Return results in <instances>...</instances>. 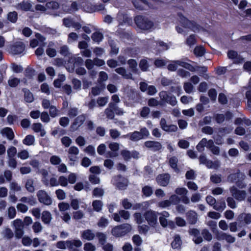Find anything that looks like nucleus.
Segmentation results:
<instances>
[{"label": "nucleus", "mask_w": 251, "mask_h": 251, "mask_svg": "<svg viewBox=\"0 0 251 251\" xmlns=\"http://www.w3.org/2000/svg\"><path fill=\"white\" fill-rule=\"evenodd\" d=\"M132 229L131 226L128 224H124L114 227L112 230V234L115 236H122L130 232Z\"/></svg>", "instance_id": "1"}, {"label": "nucleus", "mask_w": 251, "mask_h": 251, "mask_svg": "<svg viewBox=\"0 0 251 251\" xmlns=\"http://www.w3.org/2000/svg\"><path fill=\"white\" fill-rule=\"evenodd\" d=\"M135 22L138 27L143 30L150 29L153 26L151 21L141 16L136 17Z\"/></svg>", "instance_id": "2"}, {"label": "nucleus", "mask_w": 251, "mask_h": 251, "mask_svg": "<svg viewBox=\"0 0 251 251\" xmlns=\"http://www.w3.org/2000/svg\"><path fill=\"white\" fill-rule=\"evenodd\" d=\"M178 66H181L183 68L189 70L192 72H194L195 70L194 67L192 65L181 60L172 61L170 64L168 65V69L171 71H175L177 69Z\"/></svg>", "instance_id": "3"}, {"label": "nucleus", "mask_w": 251, "mask_h": 251, "mask_svg": "<svg viewBox=\"0 0 251 251\" xmlns=\"http://www.w3.org/2000/svg\"><path fill=\"white\" fill-rule=\"evenodd\" d=\"M179 21L184 27L189 28L194 32L199 30L200 26L195 22L188 20L182 15H179Z\"/></svg>", "instance_id": "4"}, {"label": "nucleus", "mask_w": 251, "mask_h": 251, "mask_svg": "<svg viewBox=\"0 0 251 251\" xmlns=\"http://www.w3.org/2000/svg\"><path fill=\"white\" fill-rule=\"evenodd\" d=\"M144 216L148 224L151 226L154 227L158 224V213L150 210L146 212Z\"/></svg>", "instance_id": "5"}, {"label": "nucleus", "mask_w": 251, "mask_h": 251, "mask_svg": "<svg viewBox=\"0 0 251 251\" xmlns=\"http://www.w3.org/2000/svg\"><path fill=\"white\" fill-rule=\"evenodd\" d=\"M232 196L238 201H245L247 196V192L245 190H238L235 186L229 188Z\"/></svg>", "instance_id": "6"}, {"label": "nucleus", "mask_w": 251, "mask_h": 251, "mask_svg": "<svg viewBox=\"0 0 251 251\" xmlns=\"http://www.w3.org/2000/svg\"><path fill=\"white\" fill-rule=\"evenodd\" d=\"M159 222L160 225L163 227L169 226L171 228L175 227L174 223L168 220L167 218L170 216V214L167 211H163L160 214Z\"/></svg>", "instance_id": "7"}, {"label": "nucleus", "mask_w": 251, "mask_h": 251, "mask_svg": "<svg viewBox=\"0 0 251 251\" xmlns=\"http://www.w3.org/2000/svg\"><path fill=\"white\" fill-rule=\"evenodd\" d=\"M159 97L162 101L167 102L172 105H175L176 103V97L170 93L162 91L159 93Z\"/></svg>", "instance_id": "8"}, {"label": "nucleus", "mask_w": 251, "mask_h": 251, "mask_svg": "<svg viewBox=\"0 0 251 251\" xmlns=\"http://www.w3.org/2000/svg\"><path fill=\"white\" fill-rule=\"evenodd\" d=\"M39 201L46 204L50 205L52 203L51 198L48 195L47 193L44 190H40L37 193Z\"/></svg>", "instance_id": "9"}, {"label": "nucleus", "mask_w": 251, "mask_h": 251, "mask_svg": "<svg viewBox=\"0 0 251 251\" xmlns=\"http://www.w3.org/2000/svg\"><path fill=\"white\" fill-rule=\"evenodd\" d=\"M79 149L75 146H72L68 150V158L71 162V165H74L77 160V155L79 154Z\"/></svg>", "instance_id": "10"}, {"label": "nucleus", "mask_w": 251, "mask_h": 251, "mask_svg": "<svg viewBox=\"0 0 251 251\" xmlns=\"http://www.w3.org/2000/svg\"><path fill=\"white\" fill-rule=\"evenodd\" d=\"M25 49V46L21 42H17L11 46L9 51L14 54H19L23 52Z\"/></svg>", "instance_id": "11"}, {"label": "nucleus", "mask_w": 251, "mask_h": 251, "mask_svg": "<svg viewBox=\"0 0 251 251\" xmlns=\"http://www.w3.org/2000/svg\"><path fill=\"white\" fill-rule=\"evenodd\" d=\"M114 183L120 189H124L128 184V180L121 176H118L114 178Z\"/></svg>", "instance_id": "12"}, {"label": "nucleus", "mask_w": 251, "mask_h": 251, "mask_svg": "<svg viewBox=\"0 0 251 251\" xmlns=\"http://www.w3.org/2000/svg\"><path fill=\"white\" fill-rule=\"evenodd\" d=\"M88 3V0H79L78 1L74 2L72 3V8L74 11H76L78 9V6L83 8L85 11L91 12L92 11L89 10L86 7V4Z\"/></svg>", "instance_id": "13"}, {"label": "nucleus", "mask_w": 251, "mask_h": 251, "mask_svg": "<svg viewBox=\"0 0 251 251\" xmlns=\"http://www.w3.org/2000/svg\"><path fill=\"white\" fill-rule=\"evenodd\" d=\"M170 176L168 174L159 175L156 178V181L159 185L162 186H166L170 181Z\"/></svg>", "instance_id": "14"}, {"label": "nucleus", "mask_w": 251, "mask_h": 251, "mask_svg": "<svg viewBox=\"0 0 251 251\" xmlns=\"http://www.w3.org/2000/svg\"><path fill=\"white\" fill-rule=\"evenodd\" d=\"M243 220L244 223L246 225H249L251 223V214L250 213H242L240 214L237 218L239 225L242 226V221Z\"/></svg>", "instance_id": "15"}, {"label": "nucleus", "mask_w": 251, "mask_h": 251, "mask_svg": "<svg viewBox=\"0 0 251 251\" xmlns=\"http://www.w3.org/2000/svg\"><path fill=\"white\" fill-rule=\"evenodd\" d=\"M145 146L147 148L151 149L154 151H158L162 148V145L159 142L153 141L145 142Z\"/></svg>", "instance_id": "16"}, {"label": "nucleus", "mask_w": 251, "mask_h": 251, "mask_svg": "<svg viewBox=\"0 0 251 251\" xmlns=\"http://www.w3.org/2000/svg\"><path fill=\"white\" fill-rule=\"evenodd\" d=\"M85 120L84 115H81L78 116L75 120L74 123L71 126V128L73 131L76 130L80 126Z\"/></svg>", "instance_id": "17"}, {"label": "nucleus", "mask_w": 251, "mask_h": 251, "mask_svg": "<svg viewBox=\"0 0 251 251\" xmlns=\"http://www.w3.org/2000/svg\"><path fill=\"white\" fill-rule=\"evenodd\" d=\"M124 138H129L131 141H137L142 139V136L139 131H134L132 133H129L126 135L122 136Z\"/></svg>", "instance_id": "18"}, {"label": "nucleus", "mask_w": 251, "mask_h": 251, "mask_svg": "<svg viewBox=\"0 0 251 251\" xmlns=\"http://www.w3.org/2000/svg\"><path fill=\"white\" fill-rule=\"evenodd\" d=\"M115 72L126 79H132V75L126 71L125 68L120 67L115 69Z\"/></svg>", "instance_id": "19"}, {"label": "nucleus", "mask_w": 251, "mask_h": 251, "mask_svg": "<svg viewBox=\"0 0 251 251\" xmlns=\"http://www.w3.org/2000/svg\"><path fill=\"white\" fill-rule=\"evenodd\" d=\"M95 235L94 233L90 229H87L83 231L81 234V237L82 239L91 241L94 239Z\"/></svg>", "instance_id": "20"}, {"label": "nucleus", "mask_w": 251, "mask_h": 251, "mask_svg": "<svg viewBox=\"0 0 251 251\" xmlns=\"http://www.w3.org/2000/svg\"><path fill=\"white\" fill-rule=\"evenodd\" d=\"M32 129L35 132H39L40 136L43 137L45 135L46 132L43 127V126L41 123H36L32 125Z\"/></svg>", "instance_id": "21"}, {"label": "nucleus", "mask_w": 251, "mask_h": 251, "mask_svg": "<svg viewBox=\"0 0 251 251\" xmlns=\"http://www.w3.org/2000/svg\"><path fill=\"white\" fill-rule=\"evenodd\" d=\"M115 107V104L112 102H110L108 104V107L105 109V113L106 117L108 119H112L114 117V113L113 110Z\"/></svg>", "instance_id": "22"}, {"label": "nucleus", "mask_w": 251, "mask_h": 251, "mask_svg": "<svg viewBox=\"0 0 251 251\" xmlns=\"http://www.w3.org/2000/svg\"><path fill=\"white\" fill-rule=\"evenodd\" d=\"M67 244L68 245V249H73L75 247L79 248L82 245V243L80 240L67 241Z\"/></svg>", "instance_id": "23"}, {"label": "nucleus", "mask_w": 251, "mask_h": 251, "mask_svg": "<svg viewBox=\"0 0 251 251\" xmlns=\"http://www.w3.org/2000/svg\"><path fill=\"white\" fill-rule=\"evenodd\" d=\"M227 55L229 58L234 59V62L236 63H240L243 60V59L238 56L237 52L234 50L228 51Z\"/></svg>", "instance_id": "24"}, {"label": "nucleus", "mask_w": 251, "mask_h": 251, "mask_svg": "<svg viewBox=\"0 0 251 251\" xmlns=\"http://www.w3.org/2000/svg\"><path fill=\"white\" fill-rule=\"evenodd\" d=\"M219 240H226L228 243H232L235 242V239L234 237L226 233H221L217 236Z\"/></svg>", "instance_id": "25"}, {"label": "nucleus", "mask_w": 251, "mask_h": 251, "mask_svg": "<svg viewBox=\"0 0 251 251\" xmlns=\"http://www.w3.org/2000/svg\"><path fill=\"white\" fill-rule=\"evenodd\" d=\"M31 7L32 4L30 2L28 1H23L17 5V8L24 11H28L31 9Z\"/></svg>", "instance_id": "26"}, {"label": "nucleus", "mask_w": 251, "mask_h": 251, "mask_svg": "<svg viewBox=\"0 0 251 251\" xmlns=\"http://www.w3.org/2000/svg\"><path fill=\"white\" fill-rule=\"evenodd\" d=\"M187 216L189 222L191 224H194L196 223L198 219L197 214L194 211H190L187 214Z\"/></svg>", "instance_id": "27"}, {"label": "nucleus", "mask_w": 251, "mask_h": 251, "mask_svg": "<svg viewBox=\"0 0 251 251\" xmlns=\"http://www.w3.org/2000/svg\"><path fill=\"white\" fill-rule=\"evenodd\" d=\"M209 140L207 141L205 138L201 139L198 145L197 146V149L198 151L201 152L204 150V147L208 148Z\"/></svg>", "instance_id": "28"}, {"label": "nucleus", "mask_w": 251, "mask_h": 251, "mask_svg": "<svg viewBox=\"0 0 251 251\" xmlns=\"http://www.w3.org/2000/svg\"><path fill=\"white\" fill-rule=\"evenodd\" d=\"M41 218L44 224H48L50 222L52 219V217L50 212L44 211L42 212Z\"/></svg>", "instance_id": "29"}, {"label": "nucleus", "mask_w": 251, "mask_h": 251, "mask_svg": "<svg viewBox=\"0 0 251 251\" xmlns=\"http://www.w3.org/2000/svg\"><path fill=\"white\" fill-rule=\"evenodd\" d=\"M1 133L2 135H5L9 140H12L14 137V133L12 130L9 127H5L3 128L1 130Z\"/></svg>", "instance_id": "30"}, {"label": "nucleus", "mask_w": 251, "mask_h": 251, "mask_svg": "<svg viewBox=\"0 0 251 251\" xmlns=\"http://www.w3.org/2000/svg\"><path fill=\"white\" fill-rule=\"evenodd\" d=\"M24 144L27 146H32L34 145L35 137L33 135H28L25 136L23 141Z\"/></svg>", "instance_id": "31"}, {"label": "nucleus", "mask_w": 251, "mask_h": 251, "mask_svg": "<svg viewBox=\"0 0 251 251\" xmlns=\"http://www.w3.org/2000/svg\"><path fill=\"white\" fill-rule=\"evenodd\" d=\"M20 201L27 203L31 205H34L37 203L35 198L32 196L29 197H23L20 200Z\"/></svg>", "instance_id": "32"}, {"label": "nucleus", "mask_w": 251, "mask_h": 251, "mask_svg": "<svg viewBox=\"0 0 251 251\" xmlns=\"http://www.w3.org/2000/svg\"><path fill=\"white\" fill-rule=\"evenodd\" d=\"M208 149L211 151L215 155H218L220 152V149L218 147L215 146L214 145V142L212 140H209Z\"/></svg>", "instance_id": "33"}, {"label": "nucleus", "mask_w": 251, "mask_h": 251, "mask_svg": "<svg viewBox=\"0 0 251 251\" xmlns=\"http://www.w3.org/2000/svg\"><path fill=\"white\" fill-rule=\"evenodd\" d=\"M127 63L129 65V67L130 70L133 73H137L138 71L137 68V61L133 59H129Z\"/></svg>", "instance_id": "34"}, {"label": "nucleus", "mask_w": 251, "mask_h": 251, "mask_svg": "<svg viewBox=\"0 0 251 251\" xmlns=\"http://www.w3.org/2000/svg\"><path fill=\"white\" fill-rule=\"evenodd\" d=\"M23 91L25 94V100L27 102H32L34 100V97L32 94L26 89H24Z\"/></svg>", "instance_id": "35"}, {"label": "nucleus", "mask_w": 251, "mask_h": 251, "mask_svg": "<svg viewBox=\"0 0 251 251\" xmlns=\"http://www.w3.org/2000/svg\"><path fill=\"white\" fill-rule=\"evenodd\" d=\"M181 244V240L180 237L178 235H176L172 243V246L174 249H178Z\"/></svg>", "instance_id": "36"}, {"label": "nucleus", "mask_w": 251, "mask_h": 251, "mask_svg": "<svg viewBox=\"0 0 251 251\" xmlns=\"http://www.w3.org/2000/svg\"><path fill=\"white\" fill-rule=\"evenodd\" d=\"M32 229L34 233H38L43 230V226L39 222H36L32 225Z\"/></svg>", "instance_id": "37"}, {"label": "nucleus", "mask_w": 251, "mask_h": 251, "mask_svg": "<svg viewBox=\"0 0 251 251\" xmlns=\"http://www.w3.org/2000/svg\"><path fill=\"white\" fill-rule=\"evenodd\" d=\"M92 206L94 210L99 212L101 210L103 204L100 201L95 200L93 201Z\"/></svg>", "instance_id": "38"}, {"label": "nucleus", "mask_w": 251, "mask_h": 251, "mask_svg": "<svg viewBox=\"0 0 251 251\" xmlns=\"http://www.w3.org/2000/svg\"><path fill=\"white\" fill-rule=\"evenodd\" d=\"M33 184L34 181L32 179H28L25 183V188L29 192H33L35 191Z\"/></svg>", "instance_id": "39"}, {"label": "nucleus", "mask_w": 251, "mask_h": 251, "mask_svg": "<svg viewBox=\"0 0 251 251\" xmlns=\"http://www.w3.org/2000/svg\"><path fill=\"white\" fill-rule=\"evenodd\" d=\"M161 128L167 132H175L177 130V127L176 126L174 125H168L166 124L165 126H163Z\"/></svg>", "instance_id": "40"}, {"label": "nucleus", "mask_w": 251, "mask_h": 251, "mask_svg": "<svg viewBox=\"0 0 251 251\" xmlns=\"http://www.w3.org/2000/svg\"><path fill=\"white\" fill-rule=\"evenodd\" d=\"M133 3L137 9H142L144 8L143 4H147L146 1L145 0H134Z\"/></svg>", "instance_id": "41"}, {"label": "nucleus", "mask_w": 251, "mask_h": 251, "mask_svg": "<svg viewBox=\"0 0 251 251\" xmlns=\"http://www.w3.org/2000/svg\"><path fill=\"white\" fill-rule=\"evenodd\" d=\"M20 80L18 78L10 77L8 80V84L11 87H15L19 83Z\"/></svg>", "instance_id": "42"}, {"label": "nucleus", "mask_w": 251, "mask_h": 251, "mask_svg": "<svg viewBox=\"0 0 251 251\" xmlns=\"http://www.w3.org/2000/svg\"><path fill=\"white\" fill-rule=\"evenodd\" d=\"M109 97L107 96L99 97L97 99V103L100 106H104L108 102Z\"/></svg>", "instance_id": "43"}, {"label": "nucleus", "mask_w": 251, "mask_h": 251, "mask_svg": "<svg viewBox=\"0 0 251 251\" xmlns=\"http://www.w3.org/2000/svg\"><path fill=\"white\" fill-rule=\"evenodd\" d=\"M92 38L94 41L99 43L102 40L103 35L100 32H96L92 34Z\"/></svg>", "instance_id": "44"}, {"label": "nucleus", "mask_w": 251, "mask_h": 251, "mask_svg": "<svg viewBox=\"0 0 251 251\" xmlns=\"http://www.w3.org/2000/svg\"><path fill=\"white\" fill-rule=\"evenodd\" d=\"M17 156L22 160L27 159L29 156L28 151L25 150L19 151L18 153Z\"/></svg>", "instance_id": "45"}, {"label": "nucleus", "mask_w": 251, "mask_h": 251, "mask_svg": "<svg viewBox=\"0 0 251 251\" xmlns=\"http://www.w3.org/2000/svg\"><path fill=\"white\" fill-rule=\"evenodd\" d=\"M104 86H95L93 87L91 90V93L94 96H97L100 94V93L104 89Z\"/></svg>", "instance_id": "46"}, {"label": "nucleus", "mask_w": 251, "mask_h": 251, "mask_svg": "<svg viewBox=\"0 0 251 251\" xmlns=\"http://www.w3.org/2000/svg\"><path fill=\"white\" fill-rule=\"evenodd\" d=\"M188 192V191L184 187H178L175 190L176 194L182 197L187 195Z\"/></svg>", "instance_id": "47"}, {"label": "nucleus", "mask_w": 251, "mask_h": 251, "mask_svg": "<svg viewBox=\"0 0 251 251\" xmlns=\"http://www.w3.org/2000/svg\"><path fill=\"white\" fill-rule=\"evenodd\" d=\"M15 229H24L23 222L20 219H16L13 222Z\"/></svg>", "instance_id": "48"}, {"label": "nucleus", "mask_w": 251, "mask_h": 251, "mask_svg": "<svg viewBox=\"0 0 251 251\" xmlns=\"http://www.w3.org/2000/svg\"><path fill=\"white\" fill-rule=\"evenodd\" d=\"M186 44L189 46H193L196 43V39L195 35H190L186 39Z\"/></svg>", "instance_id": "49"}, {"label": "nucleus", "mask_w": 251, "mask_h": 251, "mask_svg": "<svg viewBox=\"0 0 251 251\" xmlns=\"http://www.w3.org/2000/svg\"><path fill=\"white\" fill-rule=\"evenodd\" d=\"M169 200L160 201L157 203V206L161 208H165L170 206L172 204Z\"/></svg>", "instance_id": "50"}, {"label": "nucleus", "mask_w": 251, "mask_h": 251, "mask_svg": "<svg viewBox=\"0 0 251 251\" xmlns=\"http://www.w3.org/2000/svg\"><path fill=\"white\" fill-rule=\"evenodd\" d=\"M242 174L240 172L229 175L227 177V180L230 182H233L237 177L242 176Z\"/></svg>", "instance_id": "51"}, {"label": "nucleus", "mask_w": 251, "mask_h": 251, "mask_svg": "<svg viewBox=\"0 0 251 251\" xmlns=\"http://www.w3.org/2000/svg\"><path fill=\"white\" fill-rule=\"evenodd\" d=\"M48 11L50 9H56L59 7V4L55 1H50L46 3Z\"/></svg>", "instance_id": "52"}, {"label": "nucleus", "mask_w": 251, "mask_h": 251, "mask_svg": "<svg viewBox=\"0 0 251 251\" xmlns=\"http://www.w3.org/2000/svg\"><path fill=\"white\" fill-rule=\"evenodd\" d=\"M72 84L73 85V88L74 90L78 91L81 89V83L79 80L77 79H73L72 80Z\"/></svg>", "instance_id": "53"}, {"label": "nucleus", "mask_w": 251, "mask_h": 251, "mask_svg": "<svg viewBox=\"0 0 251 251\" xmlns=\"http://www.w3.org/2000/svg\"><path fill=\"white\" fill-rule=\"evenodd\" d=\"M123 207L126 209H128L132 207V204L127 199H124L121 201Z\"/></svg>", "instance_id": "54"}, {"label": "nucleus", "mask_w": 251, "mask_h": 251, "mask_svg": "<svg viewBox=\"0 0 251 251\" xmlns=\"http://www.w3.org/2000/svg\"><path fill=\"white\" fill-rule=\"evenodd\" d=\"M194 52L197 56H201L205 52L204 49L202 47H197L195 48Z\"/></svg>", "instance_id": "55"}, {"label": "nucleus", "mask_w": 251, "mask_h": 251, "mask_svg": "<svg viewBox=\"0 0 251 251\" xmlns=\"http://www.w3.org/2000/svg\"><path fill=\"white\" fill-rule=\"evenodd\" d=\"M104 194L103 189L99 188H95L93 191V196L97 198L101 197Z\"/></svg>", "instance_id": "56"}, {"label": "nucleus", "mask_w": 251, "mask_h": 251, "mask_svg": "<svg viewBox=\"0 0 251 251\" xmlns=\"http://www.w3.org/2000/svg\"><path fill=\"white\" fill-rule=\"evenodd\" d=\"M226 201L228 206L230 207L231 208L234 209L236 207L237 205L236 201L233 198L231 197H227V198L226 199Z\"/></svg>", "instance_id": "57"}, {"label": "nucleus", "mask_w": 251, "mask_h": 251, "mask_svg": "<svg viewBox=\"0 0 251 251\" xmlns=\"http://www.w3.org/2000/svg\"><path fill=\"white\" fill-rule=\"evenodd\" d=\"M142 192L146 197L151 196L153 193L152 188L148 186H145L142 189Z\"/></svg>", "instance_id": "58"}, {"label": "nucleus", "mask_w": 251, "mask_h": 251, "mask_svg": "<svg viewBox=\"0 0 251 251\" xmlns=\"http://www.w3.org/2000/svg\"><path fill=\"white\" fill-rule=\"evenodd\" d=\"M148 61L145 59H142L139 63V67L143 71H146L149 68Z\"/></svg>", "instance_id": "59"}, {"label": "nucleus", "mask_w": 251, "mask_h": 251, "mask_svg": "<svg viewBox=\"0 0 251 251\" xmlns=\"http://www.w3.org/2000/svg\"><path fill=\"white\" fill-rule=\"evenodd\" d=\"M10 189L14 192H18L21 190L22 188L17 183L12 182L10 184Z\"/></svg>", "instance_id": "60"}, {"label": "nucleus", "mask_w": 251, "mask_h": 251, "mask_svg": "<svg viewBox=\"0 0 251 251\" xmlns=\"http://www.w3.org/2000/svg\"><path fill=\"white\" fill-rule=\"evenodd\" d=\"M208 168H218L219 166V162H213L210 160H207L204 164Z\"/></svg>", "instance_id": "61"}, {"label": "nucleus", "mask_w": 251, "mask_h": 251, "mask_svg": "<svg viewBox=\"0 0 251 251\" xmlns=\"http://www.w3.org/2000/svg\"><path fill=\"white\" fill-rule=\"evenodd\" d=\"M177 159L175 157L171 158L169 160V163L171 167L176 171H177Z\"/></svg>", "instance_id": "62"}, {"label": "nucleus", "mask_w": 251, "mask_h": 251, "mask_svg": "<svg viewBox=\"0 0 251 251\" xmlns=\"http://www.w3.org/2000/svg\"><path fill=\"white\" fill-rule=\"evenodd\" d=\"M169 200L170 201L171 204L176 205L179 202L180 199L176 195L174 194L170 197Z\"/></svg>", "instance_id": "63"}, {"label": "nucleus", "mask_w": 251, "mask_h": 251, "mask_svg": "<svg viewBox=\"0 0 251 251\" xmlns=\"http://www.w3.org/2000/svg\"><path fill=\"white\" fill-rule=\"evenodd\" d=\"M83 248L85 251H95L96 250L95 246L91 243L85 244Z\"/></svg>", "instance_id": "64"}]
</instances>
